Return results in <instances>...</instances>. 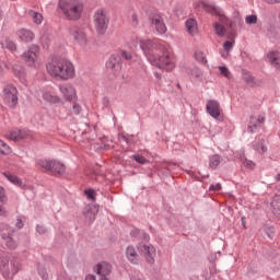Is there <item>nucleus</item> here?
<instances>
[{
  "label": "nucleus",
  "instance_id": "nucleus-9",
  "mask_svg": "<svg viewBox=\"0 0 280 280\" xmlns=\"http://www.w3.org/2000/svg\"><path fill=\"white\" fill-rule=\"evenodd\" d=\"M138 249L144 257L147 264H149V266H154V261L156 259V248L153 245H140Z\"/></svg>",
  "mask_w": 280,
  "mask_h": 280
},
{
  "label": "nucleus",
  "instance_id": "nucleus-46",
  "mask_svg": "<svg viewBox=\"0 0 280 280\" xmlns=\"http://www.w3.org/2000/svg\"><path fill=\"white\" fill-rule=\"evenodd\" d=\"M85 196L88 197L89 200H95V190L93 189L85 190Z\"/></svg>",
  "mask_w": 280,
  "mask_h": 280
},
{
  "label": "nucleus",
  "instance_id": "nucleus-20",
  "mask_svg": "<svg viewBox=\"0 0 280 280\" xmlns=\"http://www.w3.org/2000/svg\"><path fill=\"white\" fill-rule=\"evenodd\" d=\"M3 176L9 180V183H11V185H15V187H23V180H21L19 176L12 175L10 172H4Z\"/></svg>",
  "mask_w": 280,
  "mask_h": 280
},
{
  "label": "nucleus",
  "instance_id": "nucleus-53",
  "mask_svg": "<svg viewBox=\"0 0 280 280\" xmlns=\"http://www.w3.org/2000/svg\"><path fill=\"white\" fill-rule=\"evenodd\" d=\"M122 58H125V60H132V54L122 51Z\"/></svg>",
  "mask_w": 280,
  "mask_h": 280
},
{
  "label": "nucleus",
  "instance_id": "nucleus-42",
  "mask_svg": "<svg viewBox=\"0 0 280 280\" xmlns=\"http://www.w3.org/2000/svg\"><path fill=\"white\" fill-rule=\"evenodd\" d=\"M219 71L221 75H224V78H231V71H229V68L221 66L219 67Z\"/></svg>",
  "mask_w": 280,
  "mask_h": 280
},
{
  "label": "nucleus",
  "instance_id": "nucleus-35",
  "mask_svg": "<svg viewBox=\"0 0 280 280\" xmlns=\"http://www.w3.org/2000/svg\"><path fill=\"white\" fill-rule=\"evenodd\" d=\"M220 155H211L210 156V162H209V165L211 167V170H215V167H218V165H220Z\"/></svg>",
  "mask_w": 280,
  "mask_h": 280
},
{
  "label": "nucleus",
  "instance_id": "nucleus-44",
  "mask_svg": "<svg viewBox=\"0 0 280 280\" xmlns=\"http://www.w3.org/2000/svg\"><path fill=\"white\" fill-rule=\"evenodd\" d=\"M135 161H137V163H140V165H145V163H148V161L143 158V155L140 154H136L133 155Z\"/></svg>",
  "mask_w": 280,
  "mask_h": 280
},
{
  "label": "nucleus",
  "instance_id": "nucleus-15",
  "mask_svg": "<svg viewBox=\"0 0 280 280\" xmlns=\"http://www.w3.org/2000/svg\"><path fill=\"white\" fill-rule=\"evenodd\" d=\"M38 46H32L27 51L23 54V59L30 65V67L36 62V58H38Z\"/></svg>",
  "mask_w": 280,
  "mask_h": 280
},
{
  "label": "nucleus",
  "instance_id": "nucleus-21",
  "mask_svg": "<svg viewBox=\"0 0 280 280\" xmlns=\"http://www.w3.org/2000/svg\"><path fill=\"white\" fill-rule=\"evenodd\" d=\"M267 60L275 67V69H280V60H279V52L277 51H270L267 55Z\"/></svg>",
  "mask_w": 280,
  "mask_h": 280
},
{
  "label": "nucleus",
  "instance_id": "nucleus-12",
  "mask_svg": "<svg viewBox=\"0 0 280 280\" xmlns=\"http://www.w3.org/2000/svg\"><path fill=\"white\" fill-rule=\"evenodd\" d=\"M106 68L117 75L121 71V57L119 55H112L106 62Z\"/></svg>",
  "mask_w": 280,
  "mask_h": 280
},
{
  "label": "nucleus",
  "instance_id": "nucleus-37",
  "mask_svg": "<svg viewBox=\"0 0 280 280\" xmlns=\"http://www.w3.org/2000/svg\"><path fill=\"white\" fill-rule=\"evenodd\" d=\"M214 32L218 36H224L226 34V28L223 25L214 23Z\"/></svg>",
  "mask_w": 280,
  "mask_h": 280
},
{
  "label": "nucleus",
  "instance_id": "nucleus-36",
  "mask_svg": "<svg viewBox=\"0 0 280 280\" xmlns=\"http://www.w3.org/2000/svg\"><path fill=\"white\" fill-rule=\"evenodd\" d=\"M195 60H197V62H201V65H207V57H205V52L202 51L195 52Z\"/></svg>",
  "mask_w": 280,
  "mask_h": 280
},
{
  "label": "nucleus",
  "instance_id": "nucleus-56",
  "mask_svg": "<svg viewBox=\"0 0 280 280\" xmlns=\"http://www.w3.org/2000/svg\"><path fill=\"white\" fill-rule=\"evenodd\" d=\"M85 280H96V279H95V276H93V275H88V276L85 277Z\"/></svg>",
  "mask_w": 280,
  "mask_h": 280
},
{
  "label": "nucleus",
  "instance_id": "nucleus-32",
  "mask_svg": "<svg viewBox=\"0 0 280 280\" xmlns=\"http://www.w3.org/2000/svg\"><path fill=\"white\" fill-rule=\"evenodd\" d=\"M72 102H73V113L74 115H80L82 107L80 106V104H78V95L74 93L71 97Z\"/></svg>",
  "mask_w": 280,
  "mask_h": 280
},
{
  "label": "nucleus",
  "instance_id": "nucleus-8",
  "mask_svg": "<svg viewBox=\"0 0 280 280\" xmlns=\"http://www.w3.org/2000/svg\"><path fill=\"white\" fill-rule=\"evenodd\" d=\"M97 213H100V206L96 205H88L82 210V218L85 224H93L95 222V218H97Z\"/></svg>",
  "mask_w": 280,
  "mask_h": 280
},
{
  "label": "nucleus",
  "instance_id": "nucleus-39",
  "mask_svg": "<svg viewBox=\"0 0 280 280\" xmlns=\"http://www.w3.org/2000/svg\"><path fill=\"white\" fill-rule=\"evenodd\" d=\"M244 80H245L246 84H248V86H255V77H253L252 74L245 73Z\"/></svg>",
  "mask_w": 280,
  "mask_h": 280
},
{
  "label": "nucleus",
  "instance_id": "nucleus-10",
  "mask_svg": "<svg viewBox=\"0 0 280 280\" xmlns=\"http://www.w3.org/2000/svg\"><path fill=\"white\" fill-rule=\"evenodd\" d=\"M84 12L83 0H71V21H78L82 18Z\"/></svg>",
  "mask_w": 280,
  "mask_h": 280
},
{
  "label": "nucleus",
  "instance_id": "nucleus-14",
  "mask_svg": "<svg viewBox=\"0 0 280 280\" xmlns=\"http://www.w3.org/2000/svg\"><path fill=\"white\" fill-rule=\"evenodd\" d=\"M72 38L77 45H81V47H84L86 45L88 39H86V33L84 32L83 28H78L74 27L72 30Z\"/></svg>",
  "mask_w": 280,
  "mask_h": 280
},
{
  "label": "nucleus",
  "instance_id": "nucleus-5",
  "mask_svg": "<svg viewBox=\"0 0 280 280\" xmlns=\"http://www.w3.org/2000/svg\"><path fill=\"white\" fill-rule=\"evenodd\" d=\"M108 22L106 11L101 9L94 13V28L101 36L106 34V30H108Z\"/></svg>",
  "mask_w": 280,
  "mask_h": 280
},
{
  "label": "nucleus",
  "instance_id": "nucleus-57",
  "mask_svg": "<svg viewBox=\"0 0 280 280\" xmlns=\"http://www.w3.org/2000/svg\"><path fill=\"white\" fill-rule=\"evenodd\" d=\"M275 179L280 180V173L276 175Z\"/></svg>",
  "mask_w": 280,
  "mask_h": 280
},
{
  "label": "nucleus",
  "instance_id": "nucleus-16",
  "mask_svg": "<svg viewBox=\"0 0 280 280\" xmlns=\"http://www.w3.org/2000/svg\"><path fill=\"white\" fill-rule=\"evenodd\" d=\"M125 255L128 261H130V264H133L135 266L139 265V262L141 261L139 253H137V249L132 245H129L126 248Z\"/></svg>",
  "mask_w": 280,
  "mask_h": 280
},
{
  "label": "nucleus",
  "instance_id": "nucleus-38",
  "mask_svg": "<svg viewBox=\"0 0 280 280\" xmlns=\"http://www.w3.org/2000/svg\"><path fill=\"white\" fill-rule=\"evenodd\" d=\"M3 46L5 49H9V51H16V44L10 39H5Z\"/></svg>",
  "mask_w": 280,
  "mask_h": 280
},
{
  "label": "nucleus",
  "instance_id": "nucleus-17",
  "mask_svg": "<svg viewBox=\"0 0 280 280\" xmlns=\"http://www.w3.org/2000/svg\"><path fill=\"white\" fill-rule=\"evenodd\" d=\"M151 23L159 34H165V32H167V26H165V22H163L161 15H153Z\"/></svg>",
  "mask_w": 280,
  "mask_h": 280
},
{
  "label": "nucleus",
  "instance_id": "nucleus-29",
  "mask_svg": "<svg viewBox=\"0 0 280 280\" xmlns=\"http://www.w3.org/2000/svg\"><path fill=\"white\" fill-rule=\"evenodd\" d=\"M131 236L132 237H139L140 240H150V235L139 229H133L131 231Z\"/></svg>",
  "mask_w": 280,
  "mask_h": 280
},
{
  "label": "nucleus",
  "instance_id": "nucleus-26",
  "mask_svg": "<svg viewBox=\"0 0 280 280\" xmlns=\"http://www.w3.org/2000/svg\"><path fill=\"white\" fill-rule=\"evenodd\" d=\"M8 154H12V148H10L5 141L0 139V156H8Z\"/></svg>",
  "mask_w": 280,
  "mask_h": 280
},
{
  "label": "nucleus",
  "instance_id": "nucleus-24",
  "mask_svg": "<svg viewBox=\"0 0 280 280\" xmlns=\"http://www.w3.org/2000/svg\"><path fill=\"white\" fill-rule=\"evenodd\" d=\"M270 205H271L273 215H276L277 218H280V196L276 195L272 198Z\"/></svg>",
  "mask_w": 280,
  "mask_h": 280
},
{
  "label": "nucleus",
  "instance_id": "nucleus-19",
  "mask_svg": "<svg viewBox=\"0 0 280 280\" xmlns=\"http://www.w3.org/2000/svg\"><path fill=\"white\" fill-rule=\"evenodd\" d=\"M58 8L65 14L66 19L71 21V14L69 13L71 11V2L69 0H59Z\"/></svg>",
  "mask_w": 280,
  "mask_h": 280
},
{
  "label": "nucleus",
  "instance_id": "nucleus-43",
  "mask_svg": "<svg viewBox=\"0 0 280 280\" xmlns=\"http://www.w3.org/2000/svg\"><path fill=\"white\" fill-rule=\"evenodd\" d=\"M0 202H8V196H5V188L0 186Z\"/></svg>",
  "mask_w": 280,
  "mask_h": 280
},
{
  "label": "nucleus",
  "instance_id": "nucleus-30",
  "mask_svg": "<svg viewBox=\"0 0 280 280\" xmlns=\"http://www.w3.org/2000/svg\"><path fill=\"white\" fill-rule=\"evenodd\" d=\"M60 93L63 94V97L71 102V86L69 85H59Z\"/></svg>",
  "mask_w": 280,
  "mask_h": 280
},
{
  "label": "nucleus",
  "instance_id": "nucleus-11",
  "mask_svg": "<svg viewBox=\"0 0 280 280\" xmlns=\"http://www.w3.org/2000/svg\"><path fill=\"white\" fill-rule=\"evenodd\" d=\"M266 122V117L265 116H252L249 119V125H248V132L255 133L259 132L261 128H264V124Z\"/></svg>",
  "mask_w": 280,
  "mask_h": 280
},
{
  "label": "nucleus",
  "instance_id": "nucleus-7",
  "mask_svg": "<svg viewBox=\"0 0 280 280\" xmlns=\"http://www.w3.org/2000/svg\"><path fill=\"white\" fill-rule=\"evenodd\" d=\"M18 94H19V91L14 85H7L3 89V100L5 104L10 106V108H14V106L19 104V96H16Z\"/></svg>",
  "mask_w": 280,
  "mask_h": 280
},
{
  "label": "nucleus",
  "instance_id": "nucleus-34",
  "mask_svg": "<svg viewBox=\"0 0 280 280\" xmlns=\"http://www.w3.org/2000/svg\"><path fill=\"white\" fill-rule=\"evenodd\" d=\"M255 150H257V152L259 154H266V152H268V147H266V143L264 142V140H260L256 145H255Z\"/></svg>",
  "mask_w": 280,
  "mask_h": 280
},
{
  "label": "nucleus",
  "instance_id": "nucleus-45",
  "mask_svg": "<svg viewBox=\"0 0 280 280\" xmlns=\"http://www.w3.org/2000/svg\"><path fill=\"white\" fill-rule=\"evenodd\" d=\"M38 275L42 277L43 280H47L49 275H47V270L43 269L42 267L37 268Z\"/></svg>",
  "mask_w": 280,
  "mask_h": 280
},
{
  "label": "nucleus",
  "instance_id": "nucleus-49",
  "mask_svg": "<svg viewBox=\"0 0 280 280\" xmlns=\"http://www.w3.org/2000/svg\"><path fill=\"white\" fill-rule=\"evenodd\" d=\"M15 226H16V229H23L24 223H23V219L21 217L16 218Z\"/></svg>",
  "mask_w": 280,
  "mask_h": 280
},
{
  "label": "nucleus",
  "instance_id": "nucleus-18",
  "mask_svg": "<svg viewBox=\"0 0 280 280\" xmlns=\"http://www.w3.org/2000/svg\"><path fill=\"white\" fill-rule=\"evenodd\" d=\"M206 108L209 115L214 119L220 117V103H218V101H208Z\"/></svg>",
  "mask_w": 280,
  "mask_h": 280
},
{
  "label": "nucleus",
  "instance_id": "nucleus-47",
  "mask_svg": "<svg viewBox=\"0 0 280 280\" xmlns=\"http://www.w3.org/2000/svg\"><path fill=\"white\" fill-rule=\"evenodd\" d=\"M222 189V184L211 185L209 191H220Z\"/></svg>",
  "mask_w": 280,
  "mask_h": 280
},
{
  "label": "nucleus",
  "instance_id": "nucleus-31",
  "mask_svg": "<svg viewBox=\"0 0 280 280\" xmlns=\"http://www.w3.org/2000/svg\"><path fill=\"white\" fill-rule=\"evenodd\" d=\"M201 8H203L206 12H209L210 14H220V9L206 2L201 3Z\"/></svg>",
  "mask_w": 280,
  "mask_h": 280
},
{
  "label": "nucleus",
  "instance_id": "nucleus-6",
  "mask_svg": "<svg viewBox=\"0 0 280 280\" xmlns=\"http://www.w3.org/2000/svg\"><path fill=\"white\" fill-rule=\"evenodd\" d=\"M12 233H14V229L10 228V225L5 223H0V234L2 240L5 242V245L10 250H14L19 244L14 238H12Z\"/></svg>",
  "mask_w": 280,
  "mask_h": 280
},
{
  "label": "nucleus",
  "instance_id": "nucleus-22",
  "mask_svg": "<svg viewBox=\"0 0 280 280\" xmlns=\"http://www.w3.org/2000/svg\"><path fill=\"white\" fill-rule=\"evenodd\" d=\"M19 37L21 40H24V43H30L34 40V33L30 30L22 28L19 31Z\"/></svg>",
  "mask_w": 280,
  "mask_h": 280
},
{
  "label": "nucleus",
  "instance_id": "nucleus-52",
  "mask_svg": "<svg viewBox=\"0 0 280 280\" xmlns=\"http://www.w3.org/2000/svg\"><path fill=\"white\" fill-rule=\"evenodd\" d=\"M244 165H245V167H247L248 170H253V168L255 167V163H254L253 161H248V160H246V161L244 162Z\"/></svg>",
  "mask_w": 280,
  "mask_h": 280
},
{
  "label": "nucleus",
  "instance_id": "nucleus-50",
  "mask_svg": "<svg viewBox=\"0 0 280 280\" xmlns=\"http://www.w3.org/2000/svg\"><path fill=\"white\" fill-rule=\"evenodd\" d=\"M36 231L39 235H44V233H47V229H45V226L43 225H37Z\"/></svg>",
  "mask_w": 280,
  "mask_h": 280
},
{
  "label": "nucleus",
  "instance_id": "nucleus-51",
  "mask_svg": "<svg viewBox=\"0 0 280 280\" xmlns=\"http://www.w3.org/2000/svg\"><path fill=\"white\" fill-rule=\"evenodd\" d=\"M0 217L8 218V210L3 206L0 205Z\"/></svg>",
  "mask_w": 280,
  "mask_h": 280
},
{
  "label": "nucleus",
  "instance_id": "nucleus-55",
  "mask_svg": "<svg viewBox=\"0 0 280 280\" xmlns=\"http://www.w3.org/2000/svg\"><path fill=\"white\" fill-rule=\"evenodd\" d=\"M266 2L275 4V3H280V0H266Z\"/></svg>",
  "mask_w": 280,
  "mask_h": 280
},
{
  "label": "nucleus",
  "instance_id": "nucleus-33",
  "mask_svg": "<svg viewBox=\"0 0 280 280\" xmlns=\"http://www.w3.org/2000/svg\"><path fill=\"white\" fill-rule=\"evenodd\" d=\"M233 45H235V40H228L223 44V49L226 51L225 55H222L223 58H229V52L233 49Z\"/></svg>",
  "mask_w": 280,
  "mask_h": 280
},
{
  "label": "nucleus",
  "instance_id": "nucleus-58",
  "mask_svg": "<svg viewBox=\"0 0 280 280\" xmlns=\"http://www.w3.org/2000/svg\"><path fill=\"white\" fill-rule=\"evenodd\" d=\"M3 19V11L0 10V21Z\"/></svg>",
  "mask_w": 280,
  "mask_h": 280
},
{
  "label": "nucleus",
  "instance_id": "nucleus-48",
  "mask_svg": "<svg viewBox=\"0 0 280 280\" xmlns=\"http://www.w3.org/2000/svg\"><path fill=\"white\" fill-rule=\"evenodd\" d=\"M13 72L18 78H23V70L21 68H13Z\"/></svg>",
  "mask_w": 280,
  "mask_h": 280
},
{
  "label": "nucleus",
  "instance_id": "nucleus-4",
  "mask_svg": "<svg viewBox=\"0 0 280 280\" xmlns=\"http://www.w3.org/2000/svg\"><path fill=\"white\" fill-rule=\"evenodd\" d=\"M37 167H42L45 172H50L54 176H58V174H65V164L57 160H43L39 159L36 161Z\"/></svg>",
  "mask_w": 280,
  "mask_h": 280
},
{
  "label": "nucleus",
  "instance_id": "nucleus-1",
  "mask_svg": "<svg viewBox=\"0 0 280 280\" xmlns=\"http://www.w3.org/2000/svg\"><path fill=\"white\" fill-rule=\"evenodd\" d=\"M140 49H142L144 56L159 69H165V71H173L176 67V59L174 52L167 48V46L150 39H140Z\"/></svg>",
  "mask_w": 280,
  "mask_h": 280
},
{
  "label": "nucleus",
  "instance_id": "nucleus-23",
  "mask_svg": "<svg viewBox=\"0 0 280 280\" xmlns=\"http://www.w3.org/2000/svg\"><path fill=\"white\" fill-rule=\"evenodd\" d=\"M23 137H25V132L21 129H15L7 133V139H10L11 141H20Z\"/></svg>",
  "mask_w": 280,
  "mask_h": 280
},
{
  "label": "nucleus",
  "instance_id": "nucleus-40",
  "mask_svg": "<svg viewBox=\"0 0 280 280\" xmlns=\"http://www.w3.org/2000/svg\"><path fill=\"white\" fill-rule=\"evenodd\" d=\"M188 73L192 75V78H197V79H200L202 77V70L196 67L192 70H190Z\"/></svg>",
  "mask_w": 280,
  "mask_h": 280
},
{
  "label": "nucleus",
  "instance_id": "nucleus-41",
  "mask_svg": "<svg viewBox=\"0 0 280 280\" xmlns=\"http://www.w3.org/2000/svg\"><path fill=\"white\" fill-rule=\"evenodd\" d=\"M245 23H247V25H255V23H257V15H247Z\"/></svg>",
  "mask_w": 280,
  "mask_h": 280
},
{
  "label": "nucleus",
  "instance_id": "nucleus-3",
  "mask_svg": "<svg viewBox=\"0 0 280 280\" xmlns=\"http://www.w3.org/2000/svg\"><path fill=\"white\" fill-rule=\"evenodd\" d=\"M47 72L52 78L69 80L71 78V61L62 58H54L47 66Z\"/></svg>",
  "mask_w": 280,
  "mask_h": 280
},
{
  "label": "nucleus",
  "instance_id": "nucleus-54",
  "mask_svg": "<svg viewBox=\"0 0 280 280\" xmlns=\"http://www.w3.org/2000/svg\"><path fill=\"white\" fill-rule=\"evenodd\" d=\"M131 20H132L133 25H137L139 23L137 14L131 15Z\"/></svg>",
  "mask_w": 280,
  "mask_h": 280
},
{
  "label": "nucleus",
  "instance_id": "nucleus-2",
  "mask_svg": "<svg viewBox=\"0 0 280 280\" xmlns=\"http://www.w3.org/2000/svg\"><path fill=\"white\" fill-rule=\"evenodd\" d=\"M23 265L19 258H8L4 252L0 250V272L7 280H13L21 272Z\"/></svg>",
  "mask_w": 280,
  "mask_h": 280
},
{
  "label": "nucleus",
  "instance_id": "nucleus-25",
  "mask_svg": "<svg viewBox=\"0 0 280 280\" xmlns=\"http://www.w3.org/2000/svg\"><path fill=\"white\" fill-rule=\"evenodd\" d=\"M186 30L190 36H194L195 34H198V23L196 20L190 19L186 22Z\"/></svg>",
  "mask_w": 280,
  "mask_h": 280
},
{
  "label": "nucleus",
  "instance_id": "nucleus-13",
  "mask_svg": "<svg viewBox=\"0 0 280 280\" xmlns=\"http://www.w3.org/2000/svg\"><path fill=\"white\" fill-rule=\"evenodd\" d=\"M94 272L100 277H110L113 273V265L107 261H101L94 267Z\"/></svg>",
  "mask_w": 280,
  "mask_h": 280
},
{
  "label": "nucleus",
  "instance_id": "nucleus-27",
  "mask_svg": "<svg viewBox=\"0 0 280 280\" xmlns=\"http://www.w3.org/2000/svg\"><path fill=\"white\" fill-rule=\"evenodd\" d=\"M28 14L32 18L35 25H40V23H43V14L40 12L31 10Z\"/></svg>",
  "mask_w": 280,
  "mask_h": 280
},
{
  "label": "nucleus",
  "instance_id": "nucleus-28",
  "mask_svg": "<svg viewBox=\"0 0 280 280\" xmlns=\"http://www.w3.org/2000/svg\"><path fill=\"white\" fill-rule=\"evenodd\" d=\"M43 100H45V102H49V104H58L60 103V97L52 95L49 92H45L43 94Z\"/></svg>",
  "mask_w": 280,
  "mask_h": 280
}]
</instances>
